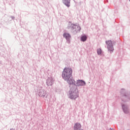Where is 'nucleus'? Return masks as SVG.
Segmentation results:
<instances>
[{
	"instance_id": "obj_6",
	"label": "nucleus",
	"mask_w": 130,
	"mask_h": 130,
	"mask_svg": "<svg viewBox=\"0 0 130 130\" xmlns=\"http://www.w3.org/2000/svg\"><path fill=\"white\" fill-rule=\"evenodd\" d=\"M106 43L107 44V48L110 51H113V45H112V42L111 41H106Z\"/></svg>"
},
{
	"instance_id": "obj_10",
	"label": "nucleus",
	"mask_w": 130,
	"mask_h": 130,
	"mask_svg": "<svg viewBox=\"0 0 130 130\" xmlns=\"http://www.w3.org/2000/svg\"><path fill=\"white\" fill-rule=\"evenodd\" d=\"M81 127V124L79 123H76L74 125V130H80Z\"/></svg>"
},
{
	"instance_id": "obj_15",
	"label": "nucleus",
	"mask_w": 130,
	"mask_h": 130,
	"mask_svg": "<svg viewBox=\"0 0 130 130\" xmlns=\"http://www.w3.org/2000/svg\"><path fill=\"white\" fill-rule=\"evenodd\" d=\"M98 54H101L102 53V51L101 50V49H98L97 50Z\"/></svg>"
},
{
	"instance_id": "obj_7",
	"label": "nucleus",
	"mask_w": 130,
	"mask_h": 130,
	"mask_svg": "<svg viewBox=\"0 0 130 130\" xmlns=\"http://www.w3.org/2000/svg\"><path fill=\"white\" fill-rule=\"evenodd\" d=\"M86 82L83 80H78L77 81V83H75V86H85Z\"/></svg>"
},
{
	"instance_id": "obj_3",
	"label": "nucleus",
	"mask_w": 130,
	"mask_h": 130,
	"mask_svg": "<svg viewBox=\"0 0 130 130\" xmlns=\"http://www.w3.org/2000/svg\"><path fill=\"white\" fill-rule=\"evenodd\" d=\"M70 92H73L70 93V98L71 99H76L79 97V94L78 93V89L75 88L74 89H70Z\"/></svg>"
},
{
	"instance_id": "obj_5",
	"label": "nucleus",
	"mask_w": 130,
	"mask_h": 130,
	"mask_svg": "<svg viewBox=\"0 0 130 130\" xmlns=\"http://www.w3.org/2000/svg\"><path fill=\"white\" fill-rule=\"evenodd\" d=\"M121 106L124 113L125 114H128V113H129V108H128V106L124 104H121Z\"/></svg>"
},
{
	"instance_id": "obj_11",
	"label": "nucleus",
	"mask_w": 130,
	"mask_h": 130,
	"mask_svg": "<svg viewBox=\"0 0 130 130\" xmlns=\"http://www.w3.org/2000/svg\"><path fill=\"white\" fill-rule=\"evenodd\" d=\"M62 2L67 7H70V2L71 0H62Z\"/></svg>"
},
{
	"instance_id": "obj_16",
	"label": "nucleus",
	"mask_w": 130,
	"mask_h": 130,
	"mask_svg": "<svg viewBox=\"0 0 130 130\" xmlns=\"http://www.w3.org/2000/svg\"><path fill=\"white\" fill-rule=\"evenodd\" d=\"M129 1L130 2V0H129Z\"/></svg>"
},
{
	"instance_id": "obj_13",
	"label": "nucleus",
	"mask_w": 130,
	"mask_h": 130,
	"mask_svg": "<svg viewBox=\"0 0 130 130\" xmlns=\"http://www.w3.org/2000/svg\"><path fill=\"white\" fill-rule=\"evenodd\" d=\"M41 92H43V94L40 93L39 95L41 97H46V92L43 90H41Z\"/></svg>"
},
{
	"instance_id": "obj_12",
	"label": "nucleus",
	"mask_w": 130,
	"mask_h": 130,
	"mask_svg": "<svg viewBox=\"0 0 130 130\" xmlns=\"http://www.w3.org/2000/svg\"><path fill=\"white\" fill-rule=\"evenodd\" d=\"M63 37H65L66 39L67 40H69V39H70V38H71V35H70V34H67V33H64V34L63 35Z\"/></svg>"
},
{
	"instance_id": "obj_14",
	"label": "nucleus",
	"mask_w": 130,
	"mask_h": 130,
	"mask_svg": "<svg viewBox=\"0 0 130 130\" xmlns=\"http://www.w3.org/2000/svg\"><path fill=\"white\" fill-rule=\"evenodd\" d=\"M81 41H86L87 40V37L86 36H83L81 38Z\"/></svg>"
},
{
	"instance_id": "obj_8",
	"label": "nucleus",
	"mask_w": 130,
	"mask_h": 130,
	"mask_svg": "<svg viewBox=\"0 0 130 130\" xmlns=\"http://www.w3.org/2000/svg\"><path fill=\"white\" fill-rule=\"evenodd\" d=\"M65 81H67V82L70 85H74L76 84V81H75V79L73 77L70 78L67 80H65Z\"/></svg>"
},
{
	"instance_id": "obj_2",
	"label": "nucleus",
	"mask_w": 130,
	"mask_h": 130,
	"mask_svg": "<svg viewBox=\"0 0 130 130\" xmlns=\"http://www.w3.org/2000/svg\"><path fill=\"white\" fill-rule=\"evenodd\" d=\"M120 98L123 102H127V101H129L130 97L127 93V91L126 90L122 88L120 92Z\"/></svg>"
},
{
	"instance_id": "obj_9",
	"label": "nucleus",
	"mask_w": 130,
	"mask_h": 130,
	"mask_svg": "<svg viewBox=\"0 0 130 130\" xmlns=\"http://www.w3.org/2000/svg\"><path fill=\"white\" fill-rule=\"evenodd\" d=\"M47 85L48 86H52L53 85V79L52 78H48L47 80Z\"/></svg>"
},
{
	"instance_id": "obj_1",
	"label": "nucleus",
	"mask_w": 130,
	"mask_h": 130,
	"mask_svg": "<svg viewBox=\"0 0 130 130\" xmlns=\"http://www.w3.org/2000/svg\"><path fill=\"white\" fill-rule=\"evenodd\" d=\"M73 74V69L71 68H65L62 73V77L64 80H69Z\"/></svg>"
},
{
	"instance_id": "obj_4",
	"label": "nucleus",
	"mask_w": 130,
	"mask_h": 130,
	"mask_svg": "<svg viewBox=\"0 0 130 130\" xmlns=\"http://www.w3.org/2000/svg\"><path fill=\"white\" fill-rule=\"evenodd\" d=\"M69 29H70L73 33L77 32L78 31H80L81 27L79 26L78 25H75L74 24H71L70 26H69Z\"/></svg>"
}]
</instances>
